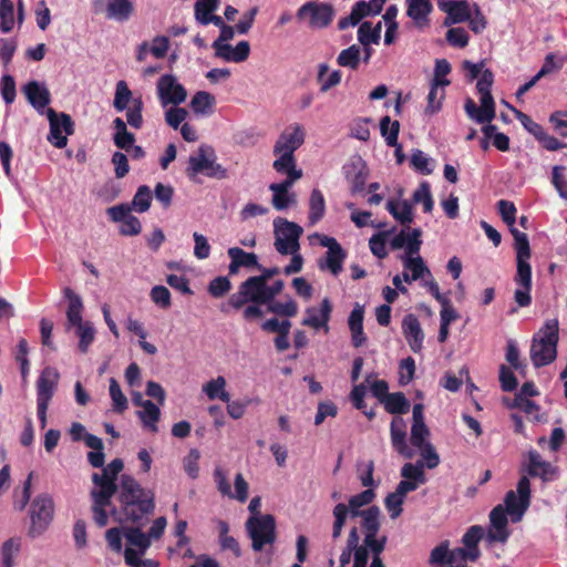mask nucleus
Masks as SVG:
<instances>
[{"instance_id": "1", "label": "nucleus", "mask_w": 567, "mask_h": 567, "mask_svg": "<svg viewBox=\"0 0 567 567\" xmlns=\"http://www.w3.org/2000/svg\"><path fill=\"white\" fill-rule=\"evenodd\" d=\"M497 207L502 219L509 227L515 240L517 269L514 281L517 288L514 292V299L519 307H528L532 302V267L529 264L530 247L528 237L525 233L514 227L517 210L513 202L501 199L497 203Z\"/></svg>"}, {"instance_id": "2", "label": "nucleus", "mask_w": 567, "mask_h": 567, "mask_svg": "<svg viewBox=\"0 0 567 567\" xmlns=\"http://www.w3.org/2000/svg\"><path fill=\"white\" fill-rule=\"evenodd\" d=\"M124 463L121 458H114L106 466L103 465L102 473H93L92 482L94 488L91 491L93 519L99 527L109 523L106 508L111 506V499L117 492L116 480L122 472Z\"/></svg>"}, {"instance_id": "3", "label": "nucleus", "mask_w": 567, "mask_h": 567, "mask_svg": "<svg viewBox=\"0 0 567 567\" xmlns=\"http://www.w3.org/2000/svg\"><path fill=\"white\" fill-rule=\"evenodd\" d=\"M63 296L68 300L65 329L74 332L75 337L79 339L78 348L80 352L86 353L90 346L95 340L96 330L94 324L83 319L84 305L79 293L72 288L65 287L63 289Z\"/></svg>"}, {"instance_id": "4", "label": "nucleus", "mask_w": 567, "mask_h": 567, "mask_svg": "<svg viewBox=\"0 0 567 567\" xmlns=\"http://www.w3.org/2000/svg\"><path fill=\"white\" fill-rule=\"evenodd\" d=\"M305 128L298 123L288 125L280 133L274 145V155L277 158L272 167L277 173L301 172L296 167L295 152L305 143Z\"/></svg>"}, {"instance_id": "5", "label": "nucleus", "mask_w": 567, "mask_h": 567, "mask_svg": "<svg viewBox=\"0 0 567 567\" xmlns=\"http://www.w3.org/2000/svg\"><path fill=\"white\" fill-rule=\"evenodd\" d=\"M559 340V322L557 318L547 319L530 346V360L536 368L545 367L555 361Z\"/></svg>"}, {"instance_id": "6", "label": "nucleus", "mask_w": 567, "mask_h": 567, "mask_svg": "<svg viewBox=\"0 0 567 567\" xmlns=\"http://www.w3.org/2000/svg\"><path fill=\"white\" fill-rule=\"evenodd\" d=\"M198 174L209 178L224 179L227 177V169L217 163L215 150L207 144H202L197 153L188 158L186 175L194 179Z\"/></svg>"}, {"instance_id": "7", "label": "nucleus", "mask_w": 567, "mask_h": 567, "mask_svg": "<svg viewBox=\"0 0 567 567\" xmlns=\"http://www.w3.org/2000/svg\"><path fill=\"white\" fill-rule=\"evenodd\" d=\"M254 551H261L276 540V520L270 514L251 515L245 524Z\"/></svg>"}, {"instance_id": "8", "label": "nucleus", "mask_w": 567, "mask_h": 567, "mask_svg": "<svg viewBox=\"0 0 567 567\" xmlns=\"http://www.w3.org/2000/svg\"><path fill=\"white\" fill-rule=\"evenodd\" d=\"M54 504L49 494H39L30 504V527L29 536L31 538L40 537L53 520Z\"/></svg>"}, {"instance_id": "9", "label": "nucleus", "mask_w": 567, "mask_h": 567, "mask_svg": "<svg viewBox=\"0 0 567 567\" xmlns=\"http://www.w3.org/2000/svg\"><path fill=\"white\" fill-rule=\"evenodd\" d=\"M265 292V285L256 276L249 277L239 285L235 293L230 295L220 310L225 313L228 312V308L239 310L250 301L267 303Z\"/></svg>"}, {"instance_id": "10", "label": "nucleus", "mask_w": 567, "mask_h": 567, "mask_svg": "<svg viewBox=\"0 0 567 567\" xmlns=\"http://www.w3.org/2000/svg\"><path fill=\"white\" fill-rule=\"evenodd\" d=\"M274 227L276 250L281 255L298 252L302 227L281 217L274 220Z\"/></svg>"}, {"instance_id": "11", "label": "nucleus", "mask_w": 567, "mask_h": 567, "mask_svg": "<svg viewBox=\"0 0 567 567\" xmlns=\"http://www.w3.org/2000/svg\"><path fill=\"white\" fill-rule=\"evenodd\" d=\"M504 509L513 523L522 520L530 504V483L528 477L523 476L517 483V491L506 493Z\"/></svg>"}, {"instance_id": "12", "label": "nucleus", "mask_w": 567, "mask_h": 567, "mask_svg": "<svg viewBox=\"0 0 567 567\" xmlns=\"http://www.w3.org/2000/svg\"><path fill=\"white\" fill-rule=\"evenodd\" d=\"M156 95L163 109L169 105L178 106L187 99L185 86L174 74L167 73L158 78L156 82Z\"/></svg>"}, {"instance_id": "13", "label": "nucleus", "mask_w": 567, "mask_h": 567, "mask_svg": "<svg viewBox=\"0 0 567 567\" xmlns=\"http://www.w3.org/2000/svg\"><path fill=\"white\" fill-rule=\"evenodd\" d=\"M297 16L300 19L308 17V25L311 29H323L333 20L334 9L327 2L309 1L298 9Z\"/></svg>"}, {"instance_id": "14", "label": "nucleus", "mask_w": 567, "mask_h": 567, "mask_svg": "<svg viewBox=\"0 0 567 567\" xmlns=\"http://www.w3.org/2000/svg\"><path fill=\"white\" fill-rule=\"evenodd\" d=\"M123 536L127 542V547L124 550L125 563L127 565H138L141 557L151 546L150 536L143 533L138 527L123 528Z\"/></svg>"}, {"instance_id": "15", "label": "nucleus", "mask_w": 567, "mask_h": 567, "mask_svg": "<svg viewBox=\"0 0 567 567\" xmlns=\"http://www.w3.org/2000/svg\"><path fill=\"white\" fill-rule=\"evenodd\" d=\"M386 0H360L357 1L350 11V14L340 18L338 21V29L346 30L349 27L358 25L364 18L378 16Z\"/></svg>"}, {"instance_id": "16", "label": "nucleus", "mask_w": 567, "mask_h": 567, "mask_svg": "<svg viewBox=\"0 0 567 567\" xmlns=\"http://www.w3.org/2000/svg\"><path fill=\"white\" fill-rule=\"evenodd\" d=\"M128 204H120L107 208V215L114 223H121L120 233L124 236H136L142 230L141 221L131 214Z\"/></svg>"}, {"instance_id": "17", "label": "nucleus", "mask_w": 567, "mask_h": 567, "mask_svg": "<svg viewBox=\"0 0 567 567\" xmlns=\"http://www.w3.org/2000/svg\"><path fill=\"white\" fill-rule=\"evenodd\" d=\"M284 174L287 175L285 181L269 185V189L272 192V205L277 210H284L296 202V196L289 193V188L302 176V172H285Z\"/></svg>"}, {"instance_id": "18", "label": "nucleus", "mask_w": 567, "mask_h": 567, "mask_svg": "<svg viewBox=\"0 0 567 567\" xmlns=\"http://www.w3.org/2000/svg\"><path fill=\"white\" fill-rule=\"evenodd\" d=\"M21 90L30 105L39 114L47 115L48 105L51 103V93L45 83L32 80L25 83Z\"/></svg>"}, {"instance_id": "19", "label": "nucleus", "mask_w": 567, "mask_h": 567, "mask_svg": "<svg viewBox=\"0 0 567 567\" xmlns=\"http://www.w3.org/2000/svg\"><path fill=\"white\" fill-rule=\"evenodd\" d=\"M390 439L393 450L404 458H412L414 451L408 444V424L399 415L390 424Z\"/></svg>"}, {"instance_id": "20", "label": "nucleus", "mask_w": 567, "mask_h": 567, "mask_svg": "<svg viewBox=\"0 0 567 567\" xmlns=\"http://www.w3.org/2000/svg\"><path fill=\"white\" fill-rule=\"evenodd\" d=\"M437 7L446 13L443 24L450 27L470 20L472 11L467 0L437 1Z\"/></svg>"}, {"instance_id": "21", "label": "nucleus", "mask_w": 567, "mask_h": 567, "mask_svg": "<svg viewBox=\"0 0 567 567\" xmlns=\"http://www.w3.org/2000/svg\"><path fill=\"white\" fill-rule=\"evenodd\" d=\"M507 513L502 505H497L489 513V528L487 530V540L489 543H505L509 537L507 528Z\"/></svg>"}, {"instance_id": "22", "label": "nucleus", "mask_w": 567, "mask_h": 567, "mask_svg": "<svg viewBox=\"0 0 567 567\" xmlns=\"http://www.w3.org/2000/svg\"><path fill=\"white\" fill-rule=\"evenodd\" d=\"M331 312V301L329 298H323L319 308L308 307L306 309L301 323L316 330L323 328L327 332L329 330L328 322L330 321Z\"/></svg>"}, {"instance_id": "23", "label": "nucleus", "mask_w": 567, "mask_h": 567, "mask_svg": "<svg viewBox=\"0 0 567 567\" xmlns=\"http://www.w3.org/2000/svg\"><path fill=\"white\" fill-rule=\"evenodd\" d=\"M145 495L146 496L144 497H138L132 502H128L130 506L127 504H122L123 513L127 520H131L132 523H138L144 518V516L154 512V493L152 491H147Z\"/></svg>"}, {"instance_id": "24", "label": "nucleus", "mask_w": 567, "mask_h": 567, "mask_svg": "<svg viewBox=\"0 0 567 567\" xmlns=\"http://www.w3.org/2000/svg\"><path fill=\"white\" fill-rule=\"evenodd\" d=\"M346 179L350 183L352 194L363 192L368 179V168L361 157L353 158L350 163L343 166Z\"/></svg>"}, {"instance_id": "25", "label": "nucleus", "mask_w": 567, "mask_h": 567, "mask_svg": "<svg viewBox=\"0 0 567 567\" xmlns=\"http://www.w3.org/2000/svg\"><path fill=\"white\" fill-rule=\"evenodd\" d=\"M527 472L530 476L540 477L544 482H550L558 477V467L543 460L537 451L528 452Z\"/></svg>"}, {"instance_id": "26", "label": "nucleus", "mask_w": 567, "mask_h": 567, "mask_svg": "<svg viewBox=\"0 0 567 567\" xmlns=\"http://www.w3.org/2000/svg\"><path fill=\"white\" fill-rule=\"evenodd\" d=\"M484 536V529L480 525L471 526L463 535L462 543L464 548H456L457 555L462 559L475 561L480 557V549L477 547L480 540Z\"/></svg>"}, {"instance_id": "27", "label": "nucleus", "mask_w": 567, "mask_h": 567, "mask_svg": "<svg viewBox=\"0 0 567 567\" xmlns=\"http://www.w3.org/2000/svg\"><path fill=\"white\" fill-rule=\"evenodd\" d=\"M402 332L411 350L420 353L423 349L424 333L415 315L409 313L403 318Z\"/></svg>"}, {"instance_id": "28", "label": "nucleus", "mask_w": 567, "mask_h": 567, "mask_svg": "<svg viewBox=\"0 0 567 567\" xmlns=\"http://www.w3.org/2000/svg\"><path fill=\"white\" fill-rule=\"evenodd\" d=\"M59 372L55 368L47 367L37 381V401L50 403L59 382Z\"/></svg>"}, {"instance_id": "29", "label": "nucleus", "mask_w": 567, "mask_h": 567, "mask_svg": "<svg viewBox=\"0 0 567 567\" xmlns=\"http://www.w3.org/2000/svg\"><path fill=\"white\" fill-rule=\"evenodd\" d=\"M230 259L228 270L230 275H236L240 268H257L261 269L258 262V257L255 252H247L239 247H230L227 250Z\"/></svg>"}, {"instance_id": "30", "label": "nucleus", "mask_w": 567, "mask_h": 567, "mask_svg": "<svg viewBox=\"0 0 567 567\" xmlns=\"http://www.w3.org/2000/svg\"><path fill=\"white\" fill-rule=\"evenodd\" d=\"M347 258L346 250L340 247L326 251L324 256L318 260V267L322 271H329L337 277L343 269V262Z\"/></svg>"}, {"instance_id": "31", "label": "nucleus", "mask_w": 567, "mask_h": 567, "mask_svg": "<svg viewBox=\"0 0 567 567\" xmlns=\"http://www.w3.org/2000/svg\"><path fill=\"white\" fill-rule=\"evenodd\" d=\"M385 208L391 216L403 226H409L414 219L413 206L408 199H389Z\"/></svg>"}, {"instance_id": "32", "label": "nucleus", "mask_w": 567, "mask_h": 567, "mask_svg": "<svg viewBox=\"0 0 567 567\" xmlns=\"http://www.w3.org/2000/svg\"><path fill=\"white\" fill-rule=\"evenodd\" d=\"M148 489H145L141 486V484L131 475L123 474L121 476V494L120 501L121 504H127L135 498L146 496Z\"/></svg>"}, {"instance_id": "33", "label": "nucleus", "mask_w": 567, "mask_h": 567, "mask_svg": "<svg viewBox=\"0 0 567 567\" xmlns=\"http://www.w3.org/2000/svg\"><path fill=\"white\" fill-rule=\"evenodd\" d=\"M250 53V45L247 41H240L235 48L230 44L218 48L216 56L223 59L226 62L240 63L247 60Z\"/></svg>"}, {"instance_id": "34", "label": "nucleus", "mask_w": 567, "mask_h": 567, "mask_svg": "<svg viewBox=\"0 0 567 567\" xmlns=\"http://www.w3.org/2000/svg\"><path fill=\"white\" fill-rule=\"evenodd\" d=\"M408 4L406 14L419 25L429 23V14L433 7L430 0H405Z\"/></svg>"}, {"instance_id": "35", "label": "nucleus", "mask_w": 567, "mask_h": 567, "mask_svg": "<svg viewBox=\"0 0 567 567\" xmlns=\"http://www.w3.org/2000/svg\"><path fill=\"white\" fill-rule=\"evenodd\" d=\"M143 426L153 433L158 431L157 422L161 416L159 408L151 400H145L142 403V410L136 412Z\"/></svg>"}, {"instance_id": "36", "label": "nucleus", "mask_w": 567, "mask_h": 567, "mask_svg": "<svg viewBox=\"0 0 567 567\" xmlns=\"http://www.w3.org/2000/svg\"><path fill=\"white\" fill-rule=\"evenodd\" d=\"M84 443L92 450L87 453V462L95 468L103 467L105 461L103 441L94 434H86Z\"/></svg>"}, {"instance_id": "37", "label": "nucleus", "mask_w": 567, "mask_h": 567, "mask_svg": "<svg viewBox=\"0 0 567 567\" xmlns=\"http://www.w3.org/2000/svg\"><path fill=\"white\" fill-rule=\"evenodd\" d=\"M381 511L378 506L372 505L363 511L361 519V529L364 537L378 536L380 530Z\"/></svg>"}, {"instance_id": "38", "label": "nucleus", "mask_w": 567, "mask_h": 567, "mask_svg": "<svg viewBox=\"0 0 567 567\" xmlns=\"http://www.w3.org/2000/svg\"><path fill=\"white\" fill-rule=\"evenodd\" d=\"M400 258L403 268L411 275V279L416 281L425 276L432 277L429 267L421 256H401Z\"/></svg>"}, {"instance_id": "39", "label": "nucleus", "mask_w": 567, "mask_h": 567, "mask_svg": "<svg viewBox=\"0 0 567 567\" xmlns=\"http://www.w3.org/2000/svg\"><path fill=\"white\" fill-rule=\"evenodd\" d=\"M382 23L378 22L372 24L369 21H364L359 25L358 29V41L362 47L379 44L381 39Z\"/></svg>"}, {"instance_id": "40", "label": "nucleus", "mask_w": 567, "mask_h": 567, "mask_svg": "<svg viewBox=\"0 0 567 567\" xmlns=\"http://www.w3.org/2000/svg\"><path fill=\"white\" fill-rule=\"evenodd\" d=\"M326 213V200L322 192L318 188L312 189L309 198V225L313 226L322 219Z\"/></svg>"}, {"instance_id": "41", "label": "nucleus", "mask_w": 567, "mask_h": 567, "mask_svg": "<svg viewBox=\"0 0 567 567\" xmlns=\"http://www.w3.org/2000/svg\"><path fill=\"white\" fill-rule=\"evenodd\" d=\"M133 12L131 0H112L106 8V16L118 22L127 21Z\"/></svg>"}, {"instance_id": "42", "label": "nucleus", "mask_w": 567, "mask_h": 567, "mask_svg": "<svg viewBox=\"0 0 567 567\" xmlns=\"http://www.w3.org/2000/svg\"><path fill=\"white\" fill-rule=\"evenodd\" d=\"M317 81L320 83V92L326 93L341 82V72L333 70L329 73V65L320 63L318 65Z\"/></svg>"}, {"instance_id": "43", "label": "nucleus", "mask_w": 567, "mask_h": 567, "mask_svg": "<svg viewBox=\"0 0 567 567\" xmlns=\"http://www.w3.org/2000/svg\"><path fill=\"white\" fill-rule=\"evenodd\" d=\"M215 104V97L206 91L197 92L190 101V107L196 115H210Z\"/></svg>"}, {"instance_id": "44", "label": "nucleus", "mask_w": 567, "mask_h": 567, "mask_svg": "<svg viewBox=\"0 0 567 567\" xmlns=\"http://www.w3.org/2000/svg\"><path fill=\"white\" fill-rule=\"evenodd\" d=\"M411 203L422 204L423 212L426 214L432 213L434 208V199L431 193V185L429 182L423 181L417 188L413 192Z\"/></svg>"}, {"instance_id": "45", "label": "nucleus", "mask_w": 567, "mask_h": 567, "mask_svg": "<svg viewBox=\"0 0 567 567\" xmlns=\"http://www.w3.org/2000/svg\"><path fill=\"white\" fill-rule=\"evenodd\" d=\"M381 403L390 414H404L410 410V402L402 392L389 393Z\"/></svg>"}, {"instance_id": "46", "label": "nucleus", "mask_w": 567, "mask_h": 567, "mask_svg": "<svg viewBox=\"0 0 567 567\" xmlns=\"http://www.w3.org/2000/svg\"><path fill=\"white\" fill-rule=\"evenodd\" d=\"M47 117L50 123L48 141L58 148L65 147L68 144V135H63L60 124L56 122V112L53 109L47 110Z\"/></svg>"}, {"instance_id": "47", "label": "nucleus", "mask_w": 567, "mask_h": 567, "mask_svg": "<svg viewBox=\"0 0 567 567\" xmlns=\"http://www.w3.org/2000/svg\"><path fill=\"white\" fill-rule=\"evenodd\" d=\"M226 380L224 377H217L204 384L203 392L210 400L219 399L223 402L229 401V393L226 391Z\"/></svg>"}, {"instance_id": "48", "label": "nucleus", "mask_w": 567, "mask_h": 567, "mask_svg": "<svg viewBox=\"0 0 567 567\" xmlns=\"http://www.w3.org/2000/svg\"><path fill=\"white\" fill-rule=\"evenodd\" d=\"M410 165L412 168L422 174L430 175L434 171V161L427 156L423 151L414 148L411 154Z\"/></svg>"}, {"instance_id": "49", "label": "nucleus", "mask_w": 567, "mask_h": 567, "mask_svg": "<svg viewBox=\"0 0 567 567\" xmlns=\"http://www.w3.org/2000/svg\"><path fill=\"white\" fill-rule=\"evenodd\" d=\"M460 556L457 555L456 549L450 551L449 543L443 542L439 546L434 547L430 554V564L432 565H441V564H453Z\"/></svg>"}, {"instance_id": "50", "label": "nucleus", "mask_w": 567, "mask_h": 567, "mask_svg": "<svg viewBox=\"0 0 567 567\" xmlns=\"http://www.w3.org/2000/svg\"><path fill=\"white\" fill-rule=\"evenodd\" d=\"M218 530H219V545L223 550H230L236 557L241 555L240 546L238 542L228 535L229 525L225 520H218Z\"/></svg>"}, {"instance_id": "51", "label": "nucleus", "mask_w": 567, "mask_h": 567, "mask_svg": "<svg viewBox=\"0 0 567 567\" xmlns=\"http://www.w3.org/2000/svg\"><path fill=\"white\" fill-rule=\"evenodd\" d=\"M133 94L127 83L123 80L118 81L115 86V95L113 106L117 112H123L128 109V103L133 101Z\"/></svg>"}, {"instance_id": "52", "label": "nucleus", "mask_w": 567, "mask_h": 567, "mask_svg": "<svg viewBox=\"0 0 567 567\" xmlns=\"http://www.w3.org/2000/svg\"><path fill=\"white\" fill-rule=\"evenodd\" d=\"M361 49L357 44L342 50L337 56V63L342 68L355 70L360 63Z\"/></svg>"}, {"instance_id": "53", "label": "nucleus", "mask_w": 567, "mask_h": 567, "mask_svg": "<svg viewBox=\"0 0 567 567\" xmlns=\"http://www.w3.org/2000/svg\"><path fill=\"white\" fill-rule=\"evenodd\" d=\"M219 7V0H197L194 6V13L196 21L206 25V19L214 16V12Z\"/></svg>"}, {"instance_id": "54", "label": "nucleus", "mask_w": 567, "mask_h": 567, "mask_svg": "<svg viewBox=\"0 0 567 567\" xmlns=\"http://www.w3.org/2000/svg\"><path fill=\"white\" fill-rule=\"evenodd\" d=\"M380 132L388 146L396 145L400 132L399 121H392L390 116L382 117L380 121Z\"/></svg>"}, {"instance_id": "55", "label": "nucleus", "mask_w": 567, "mask_h": 567, "mask_svg": "<svg viewBox=\"0 0 567 567\" xmlns=\"http://www.w3.org/2000/svg\"><path fill=\"white\" fill-rule=\"evenodd\" d=\"M332 515H333V524H332L331 537L333 540H336L342 534V529L347 522V517L349 516V508L344 503H338L333 507Z\"/></svg>"}, {"instance_id": "56", "label": "nucleus", "mask_w": 567, "mask_h": 567, "mask_svg": "<svg viewBox=\"0 0 567 567\" xmlns=\"http://www.w3.org/2000/svg\"><path fill=\"white\" fill-rule=\"evenodd\" d=\"M444 97V89L437 84L431 83L425 113L430 115L437 113L442 107V101Z\"/></svg>"}, {"instance_id": "57", "label": "nucleus", "mask_w": 567, "mask_h": 567, "mask_svg": "<svg viewBox=\"0 0 567 567\" xmlns=\"http://www.w3.org/2000/svg\"><path fill=\"white\" fill-rule=\"evenodd\" d=\"M109 392L112 400L113 410L116 413H123L127 409L128 402L126 396L123 394L118 382L114 378L110 379Z\"/></svg>"}, {"instance_id": "58", "label": "nucleus", "mask_w": 567, "mask_h": 567, "mask_svg": "<svg viewBox=\"0 0 567 567\" xmlns=\"http://www.w3.org/2000/svg\"><path fill=\"white\" fill-rule=\"evenodd\" d=\"M152 202V193L148 186L142 185L137 188L132 204L130 205L132 209L137 213H145L150 209Z\"/></svg>"}, {"instance_id": "59", "label": "nucleus", "mask_w": 567, "mask_h": 567, "mask_svg": "<svg viewBox=\"0 0 567 567\" xmlns=\"http://www.w3.org/2000/svg\"><path fill=\"white\" fill-rule=\"evenodd\" d=\"M143 100L141 96L133 99L132 106L126 109V121L130 126L140 130L143 126Z\"/></svg>"}, {"instance_id": "60", "label": "nucleus", "mask_w": 567, "mask_h": 567, "mask_svg": "<svg viewBox=\"0 0 567 567\" xmlns=\"http://www.w3.org/2000/svg\"><path fill=\"white\" fill-rule=\"evenodd\" d=\"M359 540H360L359 530L354 526L350 529L348 538H347L346 547L343 548V550L340 555V558H339L340 567H346L350 563L351 557L353 555V550L355 549L357 545L359 544Z\"/></svg>"}, {"instance_id": "61", "label": "nucleus", "mask_w": 567, "mask_h": 567, "mask_svg": "<svg viewBox=\"0 0 567 567\" xmlns=\"http://www.w3.org/2000/svg\"><path fill=\"white\" fill-rule=\"evenodd\" d=\"M401 476L403 478L417 481L419 483H425L426 476L424 473L423 461H416L415 463H405L401 468Z\"/></svg>"}, {"instance_id": "62", "label": "nucleus", "mask_w": 567, "mask_h": 567, "mask_svg": "<svg viewBox=\"0 0 567 567\" xmlns=\"http://www.w3.org/2000/svg\"><path fill=\"white\" fill-rule=\"evenodd\" d=\"M267 309L269 312L279 316L293 317L298 312V306L295 300L289 299L285 302L275 301L267 302Z\"/></svg>"}, {"instance_id": "63", "label": "nucleus", "mask_w": 567, "mask_h": 567, "mask_svg": "<svg viewBox=\"0 0 567 567\" xmlns=\"http://www.w3.org/2000/svg\"><path fill=\"white\" fill-rule=\"evenodd\" d=\"M513 112L515 114V117L517 121L522 124V126L535 137L537 141L543 133L546 131L540 124L533 121L527 114L523 113L522 111H518L516 109H513Z\"/></svg>"}, {"instance_id": "64", "label": "nucleus", "mask_w": 567, "mask_h": 567, "mask_svg": "<svg viewBox=\"0 0 567 567\" xmlns=\"http://www.w3.org/2000/svg\"><path fill=\"white\" fill-rule=\"evenodd\" d=\"M20 550V543L13 538L6 540L1 546L2 567H13L14 557Z\"/></svg>"}]
</instances>
